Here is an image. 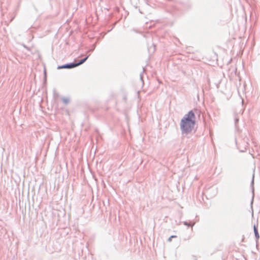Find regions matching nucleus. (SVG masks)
Masks as SVG:
<instances>
[{"mask_svg":"<svg viewBox=\"0 0 260 260\" xmlns=\"http://www.w3.org/2000/svg\"><path fill=\"white\" fill-rule=\"evenodd\" d=\"M196 124V116L192 110L185 114L180 121V130L183 137L191 133Z\"/></svg>","mask_w":260,"mask_h":260,"instance_id":"f257e3e1","label":"nucleus"},{"mask_svg":"<svg viewBox=\"0 0 260 260\" xmlns=\"http://www.w3.org/2000/svg\"><path fill=\"white\" fill-rule=\"evenodd\" d=\"M76 67L75 62H72L68 63H66L61 66H58L57 69H71Z\"/></svg>","mask_w":260,"mask_h":260,"instance_id":"f03ea898","label":"nucleus"},{"mask_svg":"<svg viewBox=\"0 0 260 260\" xmlns=\"http://www.w3.org/2000/svg\"><path fill=\"white\" fill-rule=\"evenodd\" d=\"M89 56V55H88L87 56H86L84 58L80 60L78 62H75L76 67L83 64L84 62H85V61L87 59V58H88Z\"/></svg>","mask_w":260,"mask_h":260,"instance_id":"7ed1b4c3","label":"nucleus"},{"mask_svg":"<svg viewBox=\"0 0 260 260\" xmlns=\"http://www.w3.org/2000/svg\"><path fill=\"white\" fill-rule=\"evenodd\" d=\"M253 230H254L255 237L256 240H257L259 238V234L258 232L257 228L255 224H254L253 226Z\"/></svg>","mask_w":260,"mask_h":260,"instance_id":"20e7f679","label":"nucleus"},{"mask_svg":"<svg viewBox=\"0 0 260 260\" xmlns=\"http://www.w3.org/2000/svg\"><path fill=\"white\" fill-rule=\"evenodd\" d=\"M236 143H237V145L238 148L239 149V150H240V151L241 152H244V151H245V150H246V148L248 147V143H247V142H245V143H244V147H243L244 149H240V144L239 143V142H236Z\"/></svg>","mask_w":260,"mask_h":260,"instance_id":"39448f33","label":"nucleus"},{"mask_svg":"<svg viewBox=\"0 0 260 260\" xmlns=\"http://www.w3.org/2000/svg\"><path fill=\"white\" fill-rule=\"evenodd\" d=\"M62 100L66 105H68L70 103V99L68 98L63 97Z\"/></svg>","mask_w":260,"mask_h":260,"instance_id":"423d86ee","label":"nucleus"},{"mask_svg":"<svg viewBox=\"0 0 260 260\" xmlns=\"http://www.w3.org/2000/svg\"><path fill=\"white\" fill-rule=\"evenodd\" d=\"M183 224H184V225H186L187 226L192 227L194 225L195 223L194 222L193 224H191L190 223H188L187 221H184Z\"/></svg>","mask_w":260,"mask_h":260,"instance_id":"0eeeda50","label":"nucleus"},{"mask_svg":"<svg viewBox=\"0 0 260 260\" xmlns=\"http://www.w3.org/2000/svg\"><path fill=\"white\" fill-rule=\"evenodd\" d=\"M239 118L237 117H235V126H237V123L239 121Z\"/></svg>","mask_w":260,"mask_h":260,"instance_id":"6e6552de","label":"nucleus"},{"mask_svg":"<svg viewBox=\"0 0 260 260\" xmlns=\"http://www.w3.org/2000/svg\"><path fill=\"white\" fill-rule=\"evenodd\" d=\"M176 237V236H171L170 237H169V238L168 239V241H171V239H172L173 238H175Z\"/></svg>","mask_w":260,"mask_h":260,"instance_id":"1a4fd4ad","label":"nucleus"},{"mask_svg":"<svg viewBox=\"0 0 260 260\" xmlns=\"http://www.w3.org/2000/svg\"><path fill=\"white\" fill-rule=\"evenodd\" d=\"M253 182H254V175H253L252 179L251 181V184H253Z\"/></svg>","mask_w":260,"mask_h":260,"instance_id":"9d476101","label":"nucleus"},{"mask_svg":"<svg viewBox=\"0 0 260 260\" xmlns=\"http://www.w3.org/2000/svg\"><path fill=\"white\" fill-rule=\"evenodd\" d=\"M140 76H141V78L142 79V77L141 75H140Z\"/></svg>","mask_w":260,"mask_h":260,"instance_id":"9b49d317","label":"nucleus"}]
</instances>
